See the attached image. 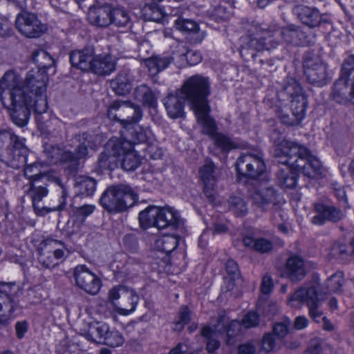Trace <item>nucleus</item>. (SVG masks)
Here are the masks:
<instances>
[{"label":"nucleus","instance_id":"47","mask_svg":"<svg viewBox=\"0 0 354 354\" xmlns=\"http://www.w3.org/2000/svg\"><path fill=\"white\" fill-rule=\"evenodd\" d=\"M33 61L38 66V68L36 70H42L46 73L47 69L55 65V60L46 50H39L34 52Z\"/></svg>","mask_w":354,"mask_h":354},{"label":"nucleus","instance_id":"50","mask_svg":"<svg viewBox=\"0 0 354 354\" xmlns=\"http://www.w3.org/2000/svg\"><path fill=\"white\" fill-rule=\"evenodd\" d=\"M199 175L203 184L216 183L214 164L212 161L206 160L205 163L199 169Z\"/></svg>","mask_w":354,"mask_h":354},{"label":"nucleus","instance_id":"24","mask_svg":"<svg viewBox=\"0 0 354 354\" xmlns=\"http://www.w3.org/2000/svg\"><path fill=\"white\" fill-rule=\"evenodd\" d=\"M115 67L116 62L112 55H98L95 56L89 71L100 76H105L115 71Z\"/></svg>","mask_w":354,"mask_h":354},{"label":"nucleus","instance_id":"40","mask_svg":"<svg viewBox=\"0 0 354 354\" xmlns=\"http://www.w3.org/2000/svg\"><path fill=\"white\" fill-rule=\"evenodd\" d=\"M159 207L151 205L139 214V223L142 229L156 227V218L158 216Z\"/></svg>","mask_w":354,"mask_h":354},{"label":"nucleus","instance_id":"39","mask_svg":"<svg viewBox=\"0 0 354 354\" xmlns=\"http://www.w3.org/2000/svg\"><path fill=\"white\" fill-rule=\"evenodd\" d=\"M174 26L180 31L196 35V37L194 38V42H201L203 39V33L199 32L198 26L194 21L178 18L175 21Z\"/></svg>","mask_w":354,"mask_h":354},{"label":"nucleus","instance_id":"55","mask_svg":"<svg viewBox=\"0 0 354 354\" xmlns=\"http://www.w3.org/2000/svg\"><path fill=\"white\" fill-rule=\"evenodd\" d=\"M111 24H114L118 26H124L129 21L128 13L121 8H111Z\"/></svg>","mask_w":354,"mask_h":354},{"label":"nucleus","instance_id":"46","mask_svg":"<svg viewBox=\"0 0 354 354\" xmlns=\"http://www.w3.org/2000/svg\"><path fill=\"white\" fill-rule=\"evenodd\" d=\"M344 281V274L342 272H337L333 275H331L326 281L325 286L326 288L319 290L318 292L322 295H326L328 292H336L339 290L342 287ZM317 283L319 286L318 283H313V284Z\"/></svg>","mask_w":354,"mask_h":354},{"label":"nucleus","instance_id":"59","mask_svg":"<svg viewBox=\"0 0 354 354\" xmlns=\"http://www.w3.org/2000/svg\"><path fill=\"white\" fill-rule=\"evenodd\" d=\"M95 209V206L93 205H83L79 207L72 206V212L74 216L82 219L91 215Z\"/></svg>","mask_w":354,"mask_h":354},{"label":"nucleus","instance_id":"1","mask_svg":"<svg viewBox=\"0 0 354 354\" xmlns=\"http://www.w3.org/2000/svg\"><path fill=\"white\" fill-rule=\"evenodd\" d=\"M248 35L242 37L240 53L246 59H255L257 53L277 48L279 41L273 38L278 30L276 24L252 21L247 28Z\"/></svg>","mask_w":354,"mask_h":354},{"label":"nucleus","instance_id":"11","mask_svg":"<svg viewBox=\"0 0 354 354\" xmlns=\"http://www.w3.org/2000/svg\"><path fill=\"white\" fill-rule=\"evenodd\" d=\"M109 119L118 121L124 127L137 123L142 118V111L127 101H115L107 109Z\"/></svg>","mask_w":354,"mask_h":354},{"label":"nucleus","instance_id":"56","mask_svg":"<svg viewBox=\"0 0 354 354\" xmlns=\"http://www.w3.org/2000/svg\"><path fill=\"white\" fill-rule=\"evenodd\" d=\"M277 177L281 185L286 188H294L297 185V176L293 173L279 170Z\"/></svg>","mask_w":354,"mask_h":354},{"label":"nucleus","instance_id":"43","mask_svg":"<svg viewBox=\"0 0 354 354\" xmlns=\"http://www.w3.org/2000/svg\"><path fill=\"white\" fill-rule=\"evenodd\" d=\"M134 96L136 100L141 102L144 105L149 107H154L157 100L155 93L147 86L142 84L136 88Z\"/></svg>","mask_w":354,"mask_h":354},{"label":"nucleus","instance_id":"16","mask_svg":"<svg viewBox=\"0 0 354 354\" xmlns=\"http://www.w3.org/2000/svg\"><path fill=\"white\" fill-rule=\"evenodd\" d=\"M62 243L55 239L42 241L38 246V261L45 268H54L58 265L59 260L62 261L65 257L63 250L57 248Z\"/></svg>","mask_w":354,"mask_h":354},{"label":"nucleus","instance_id":"17","mask_svg":"<svg viewBox=\"0 0 354 354\" xmlns=\"http://www.w3.org/2000/svg\"><path fill=\"white\" fill-rule=\"evenodd\" d=\"M17 30L28 38L40 37L46 30V26L42 24L37 16L32 12H22L16 19Z\"/></svg>","mask_w":354,"mask_h":354},{"label":"nucleus","instance_id":"64","mask_svg":"<svg viewBox=\"0 0 354 354\" xmlns=\"http://www.w3.org/2000/svg\"><path fill=\"white\" fill-rule=\"evenodd\" d=\"M278 339L272 333H266L262 339V346L263 350L271 351L276 345V340Z\"/></svg>","mask_w":354,"mask_h":354},{"label":"nucleus","instance_id":"5","mask_svg":"<svg viewBox=\"0 0 354 354\" xmlns=\"http://www.w3.org/2000/svg\"><path fill=\"white\" fill-rule=\"evenodd\" d=\"M7 148L0 154V160L8 167L18 169L26 164L28 149L23 140L10 131L0 132V148Z\"/></svg>","mask_w":354,"mask_h":354},{"label":"nucleus","instance_id":"4","mask_svg":"<svg viewBox=\"0 0 354 354\" xmlns=\"http://www.w3.org/2000/svg\"><path fill=\"white\" fill-rule=\"evenodd\" d=\"M47 181L53 183L60 187L62 189V196L60 198L59 204L57 206L52 207H46L41 205L42 199L46 197L48 194V190L44 186H36L34 183L30 182V187L28 191V194L30 196L32 207L35 213L39 216H43L50 212L62 211L65 209L66 205V198L68 192L64 184L62 183L61 179L56 174H45Z\"/></svg>","mask_w":354,"mask_h":354},{"label":"nucleus","instance_id":"54","mask_svg":"<svg viewBox=\"0 0 354 354\" xmlns=\"http://www.w3.org/2000/svg\"><path fill=\"white\" fill-rule=\"evenodd\" d=\"M201 335L207 339L206 349L210 353H214L220 346V342L216 338V335H213L211 328L204 327L201 330Z\"/></svg>","mask_w":354,"mask_h":354},{"label":"nucleus","instance_id":"35","mask_svg":"<svg viewBox=\"0 0 354 354\" xmlns=\"http://www.w3.org/2000/svg\"><path fill=\"white\" fill-rule=\"evenodd\" d=\"M281 35L284 41L293 45H301L304 38V32L300 26L288 24L281 30Z\"/></svg>","mask_w":354,"mask_h":354},{"label":"nucleus","instance_id":"26","mask_svg":"<svg viewBox=\"0 0 354 354\" xmlns=\"http://www.w3.org/2000/svg\"><path fill=\"white\" fill-rule=\"evenodd\" d=\"M185 96L178 93H169L163 99V104L167 114L171 118H181L184 115Z\"/></svg>","mask_w":354,"mask_h":354},{"label":"nucleus","instance_id":"45","mask_svg":"<svg viewBox=\"0 0 354 354\" xmlns=\"http://www.w3.org/2000/svg\"><path fill=\"white\" fill-rule=\"evenodd\" d=\"M24 167V171L25 176L30 179V182L32 183H34V181L39 180L42 178H46L45 174H56L54 171L45 172L42 171V164L38 162H35L31 164H28L26 162Z\"/></svg>","mask_w":354,"mask_h":354},{"label":"nucleus","instance_id":"57","mask_svg":"<svg viewBox=\"0 0 354 354\" xmlns=\"http://www.w3.org/2000/svg\"><path fill=\"white\" fill-rule=\"evenodd\" d=\"M102 343L111 347H118L124 343V338L118 330H109Z\"/></svg>","mask_w":354,"mask_h":354},{"label":"nucleus","instance_id":"25","mask_svg":"<svg viewBox=\"0 0 354 354\" xmlns=\"http://www.w3.org/2000/svg\"><path fill=\"white\" fill-rule=\"evenodd\" d=\"M17 308V301L6 290H0V324H7Z\"/></svg>","mask_w":354,"mask_h":354},{"label":"nucleus","instance_id":"60","mask_svg":"<svg viewBox=\"0 0 354 354\" xmlns=\"http://www.w3.org/2000/svg\"><path fill=\"white\" fill-rule=\"evenodd\" d=\"M44 152L52 163L56 162L62 156L60 148L54 145H45Z\"/></svg>","mask_w":354,"mask_h":354},{"label":"nucleus","instance_id":"29","mask_svg":"<svg viewBox=\"0 0 354 354\" xmlns=\"http://www.w3.org/2000/svg\"><path fill=\"white\" fill-rule=\"evenodd\" d=\"M197 118V122L203 127V133L212 138L218 133L216 132V125L213 118L209 116L210 108L209 105L204 106L193 110Z\"/></svg>","mask_w":354,"mask_h":354},{"label":"nucleus","instance_id":"6","mask_svg":"<svg viewBox=\"0 0 354 354\" xmlns=\"http://www.w3.org/2000/svg\"><path fill=\"white\" fill-rule=\"evenodd\" d=\"M319 285L304 286L296 290L288 299L291 307L299 308L301 304H306L308 308L310 317L316 323H321L324 318L322 309L323 298L318 292Z\"/></svg>","mask_w":354,"mask_h":354},{"label":"nucleus","instance_id":"3","mask_svg":"<svg viewBox=\"0 0 354 354\" xmlns=\"http://www.w3.org/2000/svg\"><path fill=\"white\" fill-rule=\"evenodd\" d=\"M137 201V194L129 186L125 185L109 187L100 199L102 207L111 214L125 212Z\"/></svg>","mask_w":354,"mask_h":354},{"label":"nucleus","instance_id":"21","mask_svg":"<svg viewBox=\"0 0 354 354\" xmlns=\"http://www.w3.org/2000/svg\"><path fill=\"white\" fill-rule=\"evenodd\" d=\"M315 210L317 213L312 218V223L315 225H322L326 221L337 223L344 217L340 209L332 205L317 203L315 205Z\"/></svg>","mask_w":354,"mask_h":354},{"label":"nucleus","instance_id":"19","mask_svg":"<svg viewBox=\"0 0 354 354\" xmlns=\"http://www.w3.org/2000/svg\"><path fill=\"white\" fill-rule=\"evenodd\" d=\"M292 12L304 25L310 28H315L329 22L326 15L322 14L315 7L296 5L292 8Z\"/></svg>","mask_w":354,"mask_h":354},{"label":"nucleus","instance_id":"36","mask_svg":"<svg viewBox=\"0 0 354 354\" xmlns=\"http://www.w3.org/2000/svg\"><path fill=\"white\" fill-rule=\"evenodd\" d=\"M97 165L100 169L110 171L115 169L120 165L119 154L108 149V142L104 151L99 155Z\"/></svg>","mask_w":354,"mask_h":354},{"label":"nucleus","instance_id":"31","mask_svg":"<svg viewBox=\"0 0 354 354\" xmlns=\"http://www.w3.org/2000/svg\"><path fill=\"white\" fill-rule=\"evenodd\" d=\"M299 171L309 178H315L323 174V167L320 161L313 156L308 150V153L303 162H300L296 168Z\"/></svg>","mask_w":354,"mask_h":354},{"label":"nucleus","instance_id":"37","mask_svg":"<svg viewBox=\"0 0 354 354\" xmlns=\"http://www.w3.org/2000/svg\"><path fill=\"white\" fill-rule=\"evenodd\" d=\"M109 330V327L106 324L93 322L88 324V330L84 335L91 342L102 343Z\"/></svg>","mask_w":354,"mask_h":354},{"label":"nucleus","instance_id":"41","mask_svg":"<svg viewBox=\"0 0 354 354\" xmlns=\"http://www.w3.org/2000/svg\"><path fill=\"white\" fill-rule=\"evenodd\" d=\"M96 180L91 177L80 176L75 179V187L77 189V194L82 196L92 195L96 187Z\"/></svg>","mask_w":354,"mask_h":354},{"label":"nucleus","instance_id":"28","mask_svg":"<svg viewBox=\"0 0 354 354\" xmlns=\"http://www.w3.org/2000/svg\"><path fill=\"white\" fill-rule=\"evenodd\" d=\"M133 77L129 69H123L116 77L110 82V86L115 94L124 95L130 92L132 88Z\"/></svg>","mask_w":354,"mask_h":354},{"label":"nucleus","instance_id":"2","mask_svg":"<svg viewBox=\"0 0 354 354\" xmlns=\"http://www.w3.org/2000/svg\"><path fill=\"white\" fill-rule=\"evenodd\" d=\"M48 75L44 71H29L22 81L21 90L24 91V98L33 101L35 106V113L38 115L46 113L48 109L46 95Z\"/></svg>","mask_w":354,"mask_h":354},{"label":"nucleus","instance_id":"15","mask_svg":"<svg viewBox=\"0 0 354 354\" xmlns=\"http://www.w3.org/2000/svg\"><path fill=\"white\" fill-rule=\"evenodd\" d=\"M239 176L257 179L266 171V164L260 154L247 153L239 157L235 163Z\"/></svg>","mask_w":354,"mask_h":354},{"label":"nucleus","instance_id":"34","mask_svg":"<svg viewBox=\"0 0 354 354\" xmlns=\"http://www.w3.org/2000/svg\"><path fill=\"white\" fill-rule=\"evenodd\" d=\"M354 253V236L347 241H339L333 245L330 254L335 259L345 260Z\"/></svg>","mask_w":354,"mask_h":354},{"label":"nucleus","instance_id":"20","mask_svg":"<svg viewBox=\"0 0 354 354\" xmlns=\"http://www.w3.org/2000/svg\"><path fill=\"white\" fill-rule=\"evenodd\" d=\"M22 81L19 75L13 70L7 71L0 80V90L8 92L5 93L6 100H12L14 95H19L23 97L24 91L21 90Z\"/></svg>","mask_w":354,"mask_h":354},{"label":"nucleus","instance_id":"38","mask_svg":"<svg viewBox=\"0 0 354 354\" xmlns=\"http://www.w3.org/2000/svg\"><path fill=\"white\" fill-rule=\"evenodd\" d=\"M243 243L244 246L261 254L268 253L273 248V243L266 238L254 239L251 236H245L243 239Z\"/></svg>","mask_w":354,"mask_h":354},{"label":"nucleus","instance_id":"7","mask_svg":"<svg viewBox=\"0 0 354 354\" xmlns=\"http://www.w3.org/2000/svg\"><path fill=\"white\" fill-rule=\"evenodd\" d=\"M180 94L190 103L192 110L208 105L207 97L209 95V84L207 78L200 75L190 77L185 82Z\"/></svg>","mask_w":354,"mask_h":354},{"label":"nucleus","instance_id":"52","mask_svg":"<svg viewBox=\"0 0 354 354\" xmlns=\"http://www.w3.org/2000/svg\"><path fill=\"white\" fill-rule=\"evenodd\" d=\"M354 79V55L348 56L344 61L339 81H344L346 84L349 80Z\"/></svg>","mask_w":354,"mask_h":354},{"label":"nucleus","instance_id":"32","mask_svg":"<svg viewBox=\"0 0 354 354\" xmlns=\"http://www.w3.org/2000/svg\"><path fill=\"white\" fill-rule=\"evenodd\" d=\"M303 94L304 92L300 84L291 77H287L284 80L281 88L277 93L278 98L282 101L291 100Z\"/></svg>","mask_w":354,"mask_h":354},{"label":"nucleus","instance_id":"53","mask_svg":"<svg viewBox=\"0 0 354 354\" xmlns=\"http://www.w3.org/2000/svg\"><path fill=\"white\" fill-rule=\"evenodd\" d=\"M214 145L223 151H229L236 147V144L226 135L218 133L212 138Z\"/></svg>","mask_w":354,"mask_h":354},{"label":"nucleus","instance_id":"42","mask_svg":"<svg viewBox=\"0 0 354 354\" xmlns=\"http://www.w3.org/2000/svg\"><path fill=\"white\" fill-rule=\"evenodd\" d=\"M142 11L144 19L146 21L162 22L166 15L165 7L154 4V3L146 5Z\"/></svg>","mask_w":354,"mask_h":354},{"label":"nucleus","instance_id":"10","mask_svg":"<svg viewBox=\"0 0 354 354\" xmlns=\"http://www.w3.org/2000/svg\"><path fill=\"white\" fill-rule=\"evenodd\" d=\"M308 153V149L298 142L283 141L277 148L274 149V156L278 162L283 165H289L295 169Z\"/></svg>","mask_w":354,"mask_h":354},{"label":"nucleus","instance_id":"49","mask_svg":"<svg viewBox=\"0 0 354 354\" xmlns=\"http://www.w3.org/2000/svg\"><path fill=\"white\" fill-rule=\"evenodd\" d=\"M290 102V108L292 115L298 117V118L301 121L304 118L308 103L306 95L303 94L295 98L291 99Z\"/></svg>","mask_w":354,"mask_h":354},{"label":"nucleus","instance_id":"12","mask_svg":"<svg viewBox=\"0 0 354 354\" xmlns=\"http://www.w3.org/2000/svg\"><path fill=\"white\" fill-rule=\"evenodd\" d=\"M252 204L256 208L265 212L271 205L278 209L280 204V194L274 187L268 183H259L250 192Z\"/></svg>","mask_w":354,"mask_h":354},{"label":"nucleus","instance_id":"61","mask_svg":"<svg viewBox=\"0 0 354 354\" xmlns=\"http://www.w3.org/2000/svg\"><path fill=\"white\" fill-rule=\"evenodd\" d=\"M277 115L281 122L288 126L298 125L301 122L298 117H296L294 115L290 116L288 113L281 109H279L277 111Z\"/></svg>","mask_w":354,"mask_h":354},{"label":"nucleus","instance_id":"14","mask_svg":"<svg viewBox=\"0 0 354 354\" xmlns=\"http://www.w3.org/2000/svg\"><path fill=\"white\" fill-rule=\"evenodd\" d=\"M109 300L113 304L120 299V306L116 307V311L121 315L127 316L135 311L139 301V296L132 288L125 286L112 288L109 292Z\"/></svg>","mask_w":354,"mask_h":354},{"label":"nucleus","instance_id":"22","mask_svg":"<svg viewBox=\"0 0 354 354\" xmlns=\"http://www.w3.org/2000/svg\"><path fill=\"white\" fill-rule=\"evenodd\" d=\"M306 267L304 259L297 255H291L286 263L285 276L291 281L297 282L306 275Z\"/></svg>","mask_w":354,"mask_h":354},{"label":"nucleus","instance_id":"58","mask_svg":"<svg viewBox=\"0 0 354 354\" xmlns=\"http://www.w3.org/2000/svg\"><path fill=\"white\" fill-rule=\"evenodd\" d=\"M88 149L86 146L79 144L75 150V153L70 151H66L64 153L62 159L65 161H74L76 159L84 158L88 153Z\"/></svg>","mask_w":354,"mask_h":354},{"label":"nucleus","instance_id":"48","mask_svg":"<svg viewBox=\"0 0 354 354\" xmlns=\"http://www.w3.org/2000/svg\"><path fill=\"white\" fill-rule=\"evenodd\" d=\"M228 204L230 209L238 216H245L248 212L247 203L240 196H231Z\"/></svg>","mask_w":354,"mask_h":354},{"label":"nucleus","instance_id":"44","mask_svg":"<svg viewBox=\"0 0 354 354\" xmlns=\"http://www.w3.org/2000/svg\"><path fill=\"white\" fill-rule=\"evenodd\" d=\"M178 242V238L176 236L164 235L156 239L154 248L168 254L176 248Z\"/></svg>","mask_w":354,"mask_h":354},{"label":"nucleus","instance_id":"27","mask_svg":"<svg viewBox=\"0 0 354 354\" xmlns=\"http://www.w3.org/2000/svg\"><path fill=\"white\" fill-rule=\"evenodd\" d=\"M93 48H84L81 50H73L70 55V61L73 66L82 71H89L91 63L95 58Z\"/></svg>","mask_w":354,"mask_h":354},{"label":"nucleus","instance_id":"13","mask_svg":"<svg viewBox=\"0 0 354 354\" xmlns=\"http://www.w3.org/2000/svg\"><path fill=\"white\" fill-rule=\"evenodd\" d=\"M304 74L308 81L317 86L327 84V66L323 63L318 55L313 52H306L303 57Z\"/></svg>","mask_w":354,"mask_h":354},{"label":"nucleus","instance_id":"9","mask_svg":"<svg viewBox=\"0 0 354 354\" xmlns=\"http://www.w3.org/2000/svg\"><path fill=\"white\" fill-rule=\"evenodd\" d=\"M24 96L14 95L12 100H6V96H1L3 105L9 111L12 122L19 127L27 125L30 115L31 110L35 112V106L33 101H29Z\"/></svg>","mask_w":354,"mask_h":354},{"label":"nucleus","instance_id":"51","mask_svg":"<svg viewBox=\"0 0 354 354\" xmlns=\"http://www.w3.org/2000/svg\"><path fill=\"white\" fill-rule=\"evenodd\" d=\"M37 120L41 122L42 132L47 135L55 137L62 129V122L56 118H52L49 120L43 122H41L40 118L37 117Z\"/></svg>","mask_w":354,"mask_h":354},{"label":"nucleus","instance_id":"33","mask_svg":"<svg viewBox=\"0 0 354 354\" xmlns=\"http://www.w3.org/2000/svg\"><path fill=\"white\" fill-rule=\"evenodd\" d=\"M174 61L169 55H154L145 60L146 67L151 75H156L167 68Z\"/></svg>","mask_w":354,"mask_h":354},{"label":"nucleus","instance_id":"63","mask_svg":"<svg viewBox=\"0 0 354 354\" xmlns=\"http://www.w3.org/2000/svg\"><path fill=\"white\" fill-rule=\"evenodd\" d=\"M259 323V315L254 312H249L242 319V325L245 328L257 326Z\"/></svg>","mask_w":354,"mask_h":354},{"label":"nucleus","instance_id":"8","mask_svg":"<svg viewBox=\"0 0 354 354\" xmlns=\"http://www.w3.org/2000/svg\"><path fill=\"white\" fill-rule=\"evenodd\" d=\"M108 149L119 154L120 165L124 171H135L142 164V158L129 140L113 138L108 141Z\"/></svg>","mask_w":354,"mask_h":354},{"label":"nucleus","instance_id":"30","mask_svg":"<svg viewBox=\"0 0 354 354\" xmlns=\"http://www.w3.org/2000/svg\"><path fill=\"white\" fill-rule=\"evenodd\" d=\"M111 8L109 5L91 8L88 12L90 22L97 26L106 27L111 24Z\"/></svg>","mask_w":354,"mask_h":354},{"label":"nucleus","instance_id":"18","mask_svg":"<svg viewBox=\"0 0 354 354\" xmlns=\"http://www.w3.org/2000/svg\"><path fill=\"white\" fill-rule=\"evenodd\" d=\"M73 275L75 284L89 295H96L100 290L101 279L85 265H78L74 269Z\"/></svg>","mask_w":354,"mask_h":354},{"label":"nucleus","instance_id":"23","mask_svg":"<svg viewBox=\"0 0 354 354\" xmlns=\"http://www.w3.org/2000/svg\"><path fill=\"white\" fill-rule=\"evenodd\" d=\"M156 219V227L158 229L169 227L172 230H176L183 226V221L178 213L171 208L159 207L158 216Z\"/></svg>","mask_w":354,"mask_h":354},{"label":"nucleus","instance_id":"62","mask_svg":"<svg viewBox=\"0 0 354 354\" xmlns=\"http://www.w3.org/2000/svg\"><path fill=\"white\" fill-rule=\"evenodd\" d=\"M76 138L80 145L86 146L88 148H93L95 145V136L94 134L84 132L76 135Z\"/></svg>","mask_w":354,"mask_h":354}]
</instances>
